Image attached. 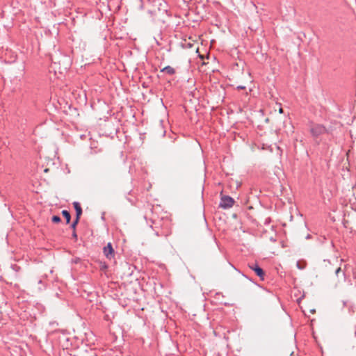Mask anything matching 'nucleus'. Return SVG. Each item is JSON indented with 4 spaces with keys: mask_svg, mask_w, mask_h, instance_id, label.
<instances>
[{
    "mask_svg": "<svg viewBox=\"0 0 356 356\" xmlns=\"http://www.w3.org/2000/svg\"><path fill=\"white\" fill-rule=\"evenodd\" d=\"M73 236L76 237V233H75V232H74V234H73Z\"/></svg>",
    "mask_w": 356,
    "mask_h": 356,
    "instance_id": "13",
    "label": "nucleus"
},
{
    "mask_svg": "<svg viewBox=\"0 0 356 356\" xmlns=\"http://www.w3.org/2000/svg\"><path fill=\"white\" fill-rule=\"evenodd\" d=\"M62 214L63 216L66 219V222L67 223H69L70 221V219H71V216H70V213L67 211V210H63L62 211Z\"/></svg>",
    "mask_w": 356,
    "mask_h": 356,
    "instance_id": "8",
    "label": "nucleus"
},
{
    "mask_svg": "<svg viewBox=\"0 0 356 356\" xmlns=\"http://www.w3.org/2000/svg\"><path fill=\"white\" fill-rule=\"evenodd\" d=\"M237 88H238V89H245V86H237Z\"/></svg>",
    "mask_w": 356,
    "mask_h": 356,
    "instance_id": "10",
    "label": "nucleus"
},
{
    "mask_svg": "<svg viewBox=\"0 0 356 356\" xmlns=\"http://www.w3.org/2000/svg\"><path fill=\"white\" fill-rule=\"evenodd\" d=\"M52 222H59L60 221V218L58 216H54L51 218Z\"/></svg>",
    "mask_w": 356,
    "mask_h": 356,
    "instance_id": "9",
    "label": "nucleus"
},
{
    "mask_svg": "<svg viewBox=\"0 0 356 356\" xmlns=\"http://www.w3.org/2000/svg\"><path fill=\"white\" fill-rule=\"evenodd\" d=\"M284 127V124H280V125L279 126V129H282V127Z\"/></svg>",
    "mask_w": 356,
    "mask_h": 356,
    "instance_id": "11",
    "label": "nucleus"
},
{
    "mask_svg": "<svg viewBox=\"0 0 356 356\" xmlns=\"http://www.w3.org/2000/svg\"><path fill=\"white\" fill-rule=\"evenodd\" d=\"M270 104H273V107L271 108L270 111V114L273 117L276 116V112L278 111V113L280 115L278 118L279 120L284 121L287 118L285 115H281L283 113V109L282 108L281 104L277 102L275 99H272Z\"/></svg>",
    "mask_w": 356,
    "mask_h": 356,
    "instance_id": "1",
    "label": "nucleus"
},
{
    "mask_svg": "<svg viewBox=\"0 0 356 356\" xmlns=\"http://www.w3.org/2000/svg\"><path fill=\"white\" fill-rule=\"evenodd\" d=\"M310 131L314 136L317 137L325 132V128L320 124H313Z\"/></svg>",
    "mask_w": 356,
    "mask_h": 356,
    "instance_id": "3",
    "label": "nucleus"
},
{
    "mask_svg": "<svg viewBox=\"0 0 356 356\" xmlns=\"http://www.w3.org/2000/svg\"><path fill=\"white\" fill-rule=\"evenodd\" d=\"M103 252L107 259H111L114 257V250L111 243L104 248Z\"/></svg>",
    "mask_w": 356,
    "mask_h": 356,
    "instance_id": "5",
    "label": "nucleus"
},
{
    "mask_svg": "<svg viewBox=\"0 0 356 356\" xmlns=\"http://www.w3.org/2000/svg\"><path fill=\"white\" fill-rule=\"evenodd\" d=\"M340 270H341L340 268H337V270H336V273L337 274L340 271Z\"/></svg>",
    "mask_w": 356,
    "mask_h": 356,
    "instance_id": "12",
    "label": "nucleus"
},
{
    "mask_svg": "<svg viewBox=\"0 0 356 356\" xmlns=\"http://www.w3.org/2000/svg\"><path fill=\"white\" fill-rule=\"evenodd\" d=\"M250 268L254 270L256 274L262 280H264V272L261 268H260L257 264H252L250 266Z\"/></svg>",
    "mask_w": 356,
    "mask_h": 356,
    "instance_id": "6",
    "label": "nucleus"
},
{
    "mask_svg": "<svg viewBox=\"0 0 356 356\" xmlns=\"http://www.w3.org/2000/svg\"><path fill=\"white\" fill-rule=\"evenodd\" d=\"M73 206L76 211V219L72 224V227L73 229H75V227H76V224L78 223L80 216L82 213V209L81 207L80 204L78 202H73Z\"/></svg>",
    "mask_w": 356,
    "mask_h": 356,
    "instance_id": "2",
    "label": "nucleus"
},
{
    "mask_svg": "<svg viewBox=\"0 0 356 356\" xmlns=\"http://www.w3.org/2000/svg\"><path fill=\"white\" fill-rule=\"evenodd\" d=\"M234 202V201L231 197L224 196L220 200V207L223 209H228L233 206Z\"/></svg>",
    "mask_w": 356,
    "mask_h": 356,
    "instance_id": "4",
    "label": "nucleus"
},
{
    "mask_svg": "<svg viewBox=\"0 0 356 356\" xmlns=\"http://www.w3.org/2000/svg\"><path fill=\"white\" fill-rule=\"evenodd\" d=\"M161 72L172 75L175 73V70L171 66H166L161 70Z\"/></svg>",
    "mask_w": 356,
    "mask_h": 356,
    "instance_id": "7",
    "label": "nucleus"
}]
</instances>
